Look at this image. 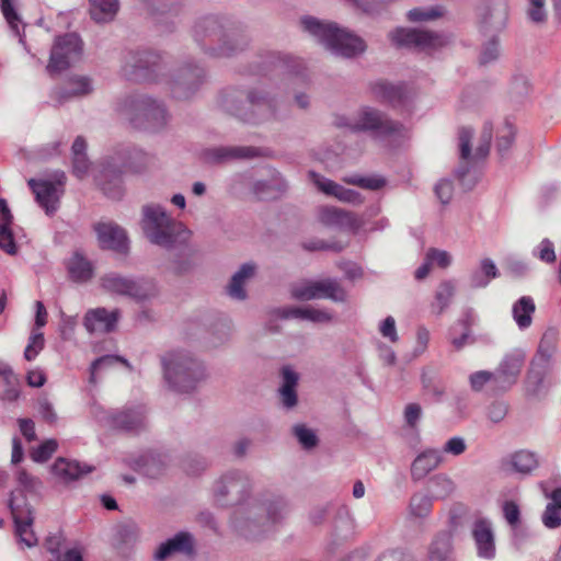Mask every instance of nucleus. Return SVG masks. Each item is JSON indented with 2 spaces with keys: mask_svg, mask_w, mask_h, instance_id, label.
Returning a JSON list of instances; mask_svg holds the SVG:
<instances>
[{
  "mask_svg": "<svg viewBox=\"0 0 561 561\" xmlns=\"http://www.w3.org/2000/svg\"><path fill=\"white\" fill-rule=\"evenodd\" d=\"M251 490L252 480L248 473L229 470L214 483L213 495L220 506H240L233 513L232 525L244 538L256 540L284 517L288 504L283 497H278L268 504L252 500L244 505Z\"/></svg>",
  "mask_w": 561,
  "mask_h": 561,
  "instance_id": "nucleus-1",
  "label": "nucleus"
},
{
  "mask_svg": "<svg viewBox=\"0 0 561 561\" xmlns=\"http://www.w3.org/2000/svg\"><path fill=\"white\" fill-rule=\"evenodd\" d=\"M193 37L205 54L215 58L232 57L249 44L242 30L217 15L199 19L194 26Z\"/></svg>",
  "mask_w": 561,
  "mask_h": 561,
  "instance_id": "nucleus-2",
  "label": "nucleus"
},
{
  "mask_svg": "<svg viewBox=\"0 0 561 561\" xmlns=\"http://www.w3.org/2000/svg\"><path fill=\"white\" fill-rule=\"evenodd\" d=\"M219 104L226 112L248 124H261L282 117L279 102L261 89L250 90L245 100H241L238 90H226L220 94Z\"/></svg>",
  "mask_w": 561,
  "mask_h": 561,
  "instance_id": "nucleus-3",
  "label": "nucleus"
},
{
  "mask_svg": "<svg viewBox=\"0 0 561 561\" xmlns=\"http://www.w3.org/2000/svg\"><path fill=\"white\" fill-rule=\"evenodd\" d=\"M140 226L150 243L167 250L181 247L191 238V231L183 222L154 203L142 206Z\"/></svg>",
  "mask_w": 561,
  "mask_h": 561,
  "instance_id": "nucleus-4",
  "label": "nucleus"
},
{
  "mask_svg": "<svg viewBox=\"0 0 561 561\" xmlns=\"http://www.w3.org/2000/svg\"><path fill=\"white\" fill-rule=\"evenodd\" d=\"M16 481L20 489L11 493L9 507L14 522V533L20 545L26 548H33L38 539L33 530L34 512L27 503L24 492L36 494L43 488V482L37 477L20 469L16 472Z\"/></svg>",
  "mask_w": 561,
  "mask_h": 561,
  "instance_id": "nucleus-5",
  "label": "nucleus"
},
{
  "mask_svg": "<svg viewBox=\"0 0 561 561\" xmlns=\"http://www.w3.org/2000/svg\"><path fill=\"white\" fill-rule=\"evenodd\" d=\"M116 111L133 128L148 133L162 130L169 122L164 104L146 94L124 98L117 103Z\"/></svg>",
  "mask_w": 561,
  "mask_h": 561,
  "instance_id": "nucleus-6",
  "label": "nucleus"
},
{
  "mask_svg": "<svg viewBox=\"0 0 561 561\" xmlns=\"http://www.w3.org/2000/svg\"><path fill=\"white\" fill-rule=\"evenodd\" d=\"M300 22L305 32L336 56L352 58L366 49L362 37L337 26L336 23L321 21L314 16H304Z\"/></svg>",
  "mask_w": 561,
  "mask_h": 561,
  "instance_id": "nucleus-7",
  "label": "nucleus"
},
{
  "mask_svg": "<svg viewBox=\"0 0 561 561\" xmlns=\"http://www.w3.org/2000/svg\"><path fill=\"white\" fill-rule=\"evenodd\" d=\"M164 379L176 392L194 391L207 377L205 366L185 351H173L161 358Z\"/></svg>",
  "mask_w": 561,
  "mask_h": 561,
  "instance_id": "nucleus-8",
  "label": "nucleus"
},
{
  "mask_svg": "<svg viewBox=\"0 0 561 561\" xmlns=\"http://www.w3.org/2000/svg\"><path fill=\"white\" fill-rule=\"evenodd\" d=\"M149 162L150 157L144 150L128 148L104 163L95 178L105 195L118 199L123 195L121 174L126 171L141 172Z\"/></svg>",
  "mask_w": 561,
  "mask_h": 561,
  "instance_id": "nucleus-9",
  "label": "nucleus"
},
{
  "mask_svg": "<svg viewBox=\"0 0 561 561\" xmlns=\"http://www.w3.org/2000/svg\"><path fill=\"white\" fill-rule=\"evenodd\" d=\"M335 125L352 131L369 133L380 140L402 136L404 129L401 124L388 119L380 111L370 106L360 107L352 117H336Z\"/></svg>",
  "mask_w": 561,
  "mask_h": 561,
  "instance_id": "nucleus-10",
  "label": "nucleus"
},
{
  "mask_svg": "<svg viewBox=\"0 0 561 561\" xmlns=\"http://www.w3.org/2000/svg\"><path fill=\"white\" fill-rule=\"evenodd\" d=\"M492 125L485 124L481 136H480V144L476 149L474 154L471 153V138H472V129L468 127H462L459 130L458 134V141H459V152H460V160L461 164L459 168L455 171L456 178L460 181V183L466 188H471L474 184L476 176L470 179L467 182V178L470 176L471 170L473 173H476L474 170V163L478 160L484 159L490 151V144L492 139Z\"/></svg>",
  "mask_w": 561,
  "mask_h": 561,
  "instance_id": "nucleus-11",
  "label": "nucleus"
},
{
  "mask_svg": "<svg viewBox=\"0 0 561 561\" xmlns=\"http://www.w3.org/2000/svg\"><path fill=\"white\" fill-rule=\"evenodd\" d=\"M102 288L117 296L128 297L136 302H144L158 295V288L152 279L144 277H128L111 272L100 279Z\"/></svg>",
  "mask_w": 561,
  "mask_h": 561,
  "instance_id": "nucleus-12",
  "label": "nucleus"
},
{
  "mask_svg": "<svg viewBox=\"0 0 561 561\" xmlns=\"http://www.w3.org/2000/svg\"><path fill=\"white\" fill-rule=\"evenodd\" d=\"M161 56L151 50H128L123 55L122 72L133 81L159 82L162 75Z\"/></svg>",
  "mask_w": 561,
  "mask_h": 561,
  "instance_id": "nucleus-13",
  "label": "nucleus"
},
{
  "mask_svg": "<svg viewBox=\"0 0 561 561\" xmlns=\"http://www.w3.org/2000/svg\"><path fill=\"white\" fill-rule=\"evenodd\" d=\"M391 42L398 47L414 48L431 54L449 43V37L422 30L398 27L389 34Z\"/></svg>",
  "mask_w": 561,
  "mask_h": 561,
  "instance_id": "nucleus-14",
  "label": "nucleus"
},
{
  "mask_svg": "<svg viewBox=\"0 0 561 561\" xmlns=\"http://www.w3.org/2000/svg\"><path fill=\"white\" fill-rule=\"evenodd\" d=\"M66 174L64 171H55L51 179H30L27 184L35 194L36 202L48 216L54 215L59 207V199L64 195Z\"/></svg>",
  "mask_w": 561,
  "mask_h": 561,
  "instance_id": "nucleus-15",
  "label": "nucleus"
},
{
  "mask_svg": "<svg viewBox=\"0 0 561 561\" xmlns=\"http://www.w3.org/2000/svg\"><path fill=\"white\" fill-rule=\"evenodd\" d=\"M291 296L297 300L327 298L336 302L346 300V291L332 278L321 280H301L293 285Z\"/></svg>",
  "mask_w": 561,
  "mask_h": 561,
  "instance_id": "nucleus-16",
  "label": "nucleus"
},
{
  "mask_svg": "<svg viewBox=\"0 0 561 561\" xmlns=\"http://www.w3.org/2000/svg\"><path fill=\"white\" fill-rule=\"evenodd\" d=\"M82 54V41L75 33H68L56 38L50 50L47 71L50 75L59 73L80 59Z\"/></svg>",
  "mask_w": 561,
  "mask_h": 561,
  "instance_id": "nucleus-17",
  "label": "nucleus"
},
{
  "mask_svg": "<svg viewBox=\"0 0 561 561\" xmlns=\"http://www.w3.org/2000/svg\"><path fill=\"white\" fill-rule=\"evenodd\" d=\"M205 70L197 65H187L179 70L170 81L171 91L176 99H187L193 95L205 80Z\"/></svg>",
  "mask_w": 561,
  "mask_h": 561,
  "instance_id": "nucleus-18",
  "label": "nucleus"
},
{
  "mask_svg": "<svg viewBox=\"0 0 561 561\" xmlns=\"http://www.w3.org/2000/svg\"><path fill=\"white\" fill-rule=\"evenodd\" d=\"M318 219L324 226L344 229L354 234L358 233L365 225L363 217L333 206L320 207Z\"/></svg>",
  "mask_w": 561,
  "mask_h": 561,
  "instance_id": "nucleus-19",
  "label": "nucleus"
},
{
  "mask_svg": "<svg viewBox=\"0 0 561 561\" xmlns=\"http://www.w3.org/2000/svg\"><path fill=\"white\" fill-rule=\"evenodd\" d=\"M260 156H262V150L251 146H218L207 148L202 152L203 160L209 164H222Z\"/></svg>",
  "mask_w": 561,
  "mask_h": 561,
  "instance_id": "nucleus-20",
  "label": "nucleus"
},
{
  "mask_svg": "<svg viewBox=\"0 0 561 561\" xmlns=\"http://www.w3.org/2000/svg\"><path fill=\"white\" fill-rule=\"evenodd\" d=\"M525 359L526 354L520 348L513 350L504 356L495 371L497 389L506 391L516 383Z\"/></svg>",
  "mask_w": 561,
  "mask_h": 561,
  "instance_id": "nucleus-21",
  "label": "nucleus"
},
{
  "mask_svg": "<svg viewBox=\"0 0 561 561\" xmlns=\"http://www.w3.org/2000/svg\"><path fill=\"white\" fill-rule=\"evenodd\" d=\"M477 554L481 559L492 560L495 557V538L492 523L486 518L474 520L471 527Z\"/></svg>",
  "mask_w": 561,
  "mask_h": 561,
  "instance_id": "nucleus-22",
  "label": "nucleus"
},
{
  "mask_svg": "<svg viewBox=\"0 0 561 561\" xmlns=\"http://www.w3.org/2000/svg\"><path fill=\"white\" fill-rule=\"evenodd\" d=\"M99 244L102 249L113 250L119 253L128 251V238L126 231L114 222H99L94 226Z\"/></svg>",
  "mask_w": 561,
  "mask_h": 561,
  "instance_id": "nucleus-23",
  "label": "nucleus"
},
{
  "mask_svg": "<svg viewBox=\"0 0 561 561\" xmlns=\"http://www.w3.org/2000/svg\"><path fill=\"white\" fill-rule=\"evenodd\" d=\"M121 312L118 309L108 311L100 307L89 310L83 320V325L89 333H110L117 325Z\"/></svg>",
  "mask_w": 561,
  "mask_h": 561,
  "instance_id": "nucleus-24",
  "label": "nucleus"
},
{
  "mask_svg": "<svg viewBox=\"0 0 561 561\" xmlns=\"http://www.w3.org/2000/svg\"><path fill=\"white\" fill-rule=\"evenodd\" d=\"M103 420L113 428L136 432L145 426V408L137 405L135 409L110 412Z\"/></svg>",
  "mask_w": 561,
  "mask_h": 561,
  "instance_id": "nucleus-25",
  "label": "nucleus"
},
{
  "mask_svg": "<svg viewBox=\"0 0 561 561\" xmlns=\"http://www.w3.org/2000/svg\"><path fill=\"white\" fill-rule=\"evenodd\" d=\"M539 466L538 455L528 449L516 450L502 460V467L508 472L526 477Z\"/></svg>",
  "mask_w": 561,
  "mask_h": 561,
  "instance_id": "nucleus-26",
  "label": "nucleus"
},
{
  "mask_svg": "<svg viewBox=\"0 0 561 561\" xmlns=\"http://www.w3.org/2000/svg\"><path fill=\"white\" fill-rule=\"evenodd\" d=\"M444 461L442 451L427 448L420 453L411 463V478L413 481L423 480L428 473L437 469Z\"/></svg>",
  "mask_w": 561,
  "mask_h": 561,
  "instance_id": "nucleus-27",
  "label": "nucleus"
},
{
  "mask_svg": "<svg viewBox=\"0 0 561 561\" xmlns=\"http://www.w3.org/2000/svg\"><path fill=\"white\" fill-rule=\"evenodd\" d=\"M93 466L80 463L77 460L67 458H58L51 466L53 474L64 483H69L80 479L81 477L92 472Z\"/></svg>",
  "mask_w": 561,
  "mask_h": 561,
  "instance_id": "nucleus-28",
  "label": "nucleus"
},
{
  "mask_svg": "<svg viewBox=\"0 0 561 561\" xmlns=\"http://www.w3.org/2000/svg\"><path fill=\"white\" fill-rule=\"evenodd\" d=\"M277 313L282 319H299L313 323H329L333 319V314L329 310L311 306L285 307L278 309Z\"/></svg>",
  "mask_w": 561,
  "mask_h": 561,
  "instance_id": "nucleus-29",
  "label": "nucleus"
},
{
  "mask_svg": "<svg viewBox=\"0 0 561 561\" xmlns=\"http://www.w3.org/2000/svg\"><path fill=\"white\" fill-rule=\"evenodd\" d=\"M93 91L92 80L87 76H72L66 85L54 91V98L61 104L71 98H81Z\"/></svg>",
  "mask_w": 561,
  "mask_h": 561,
  "instance_id": "nucleus-30",
  "label": "nucleus"
},
{
  "mask_svg": "<svg viewBox=\"0 0 561 561\" xmlns=\"http://www.w3.org/2000/svg\"><path fill=\"white\" fill-rule=\"evenodd\" d=\"M282 386L278 390L280 403L286 409H291L297 405V385L299 380L298 374L290 367L284 366L282 368Z\"/></svg>",
  "mask_w": 561,
  "mask_h": 561,
  "instance_id": "nucleus-31",
  "label": "nucleus"
},
{
  "mask_svg": "<svg viewBox=\"0 0 561 561\" xmlns=\"http://www.w3.org/2000/svg\"><path fill=\"white\" fill-rule=\"evenodd\" d=\"M193 549L192 535L185 531L178 533L174 537L162 542L154 553L158 561H162L175 552L190 553Z\"/></svg>",
  "mask_w": 561,
  "mask_h": 561,
  "instance_id": "nucleus-32",
  "label": "nucleus"
},
{
  "mask_svg": "<svg viewBox=\"0 0 561 561\" xmlns=\"http://www.w3.org/2000/svg\"><path fill=\"white\" fill-rule=\"evenodd\" d=\"M499 275L495 263L489 257L482 259L469 275V286L473 289L484 288Z\"/></svg>",
  "mask_w": 561,
  "mask_h": 561,
  "instance_id": "nucleus-33",
  "label": "nucleus"
},
{
  "mask_svg": "<svg viewBox=\"0 0 561 561\" xmlns=\"http://www.w3.org/2000/svg\"><path fill=\"white\" fill-rule=\"evenodd\" d=\"M454 554L453 534L438 533L428 547L430 561H450Z\"/></svg>",
  "mask_w": 561,
  "mask_h": 561,
  "instance_id": "nucleus-34",
  "label": "nucleus"
},
{
  "mask_svg": "<svg viewBox=\"0 0 561 561\" xmlns=\"http://www.w3.org/2000/svg\"><path fill=\"white\" fill-rule=\"evenodd\" d=\"M536 305L530 296H523L512 307V317L520 331L527 330L533 323Z\"/></svg>",
  "mask_w": 561,
  "mask_h": 561,
  "instance_id": "nucleus-35",
  "label": "nucleus"
},
{
  "mask_svg": "<svg viewBox=\"0 0 561 561\" xmlns=\"http://www.w3.org/2000/svg\"><path fill=\"white\" fill-rule=\"evenodd\" d=\"M255 264L248 262L240 266V268L232 275L230 284L228 285V295L237 300H243L247 297L244 289L245 282L251 278L255 273Z\"/></svg>",
  "mask_w": 561,
  "mask_h": 561,
  "instance_id": "nucleus-36",
  "label": "nucleus"
},
{
  "mask_svg": "<svg viewBox=\"0 0 561 561\" xmlns=\"http://www.w3.org/2000/svg\"><path fill=\"white\" fill-rule=\"evenodd\" d=\"M433 497L426 492L419 491L411 495L408 504V517L410 519H425L433 507Z\"/></svg>",
  "mask_w": 561,
  "mask_h": 561,
  "instance_id": "nucleus-37",
  "label": "nucleus"
},
{
  "mask_svg": "<svg viewBox=\"0 0 561 561\" xmlns=\"http://www.w3.org/2000/svg\"><path fill=\"white\" fill-rule=\"evenodd\" d=\"M68 273L75 282L84 283L93 276V265L82 254L76 252L68 262Z\"/></svg>",
  "mask_w": 561,
  "mask_h": 561,
  "instance_id": "nucleus-38",
  "label": "nucleus"
},
{
  "mask_svg": "<svg viewBox=\"0 0 561 561\" xmlns=\"http://www.w3.org/2000/svg\"><path fill=\"white\" fill-rule=\"evenodd\" d=\"M508 19V4L506 0H496L492 8L482 15V23L493 30H502Z\"/></svg>",
  "mask_w": 561,
  "mask_h": 561,
  "instance_id": "nucleus-39",
  "label": "nucleus"
},
{
  "mask_svg": "<svg viewBox=\"0 0 561 561\" xmlns=\"http://www.w3.org/2000/svg\"><path fill=\"white\" fill-rule=\"evenodd\" d=\"M91 18L98 23L112 21L119 8L118 0H89Z\"/></svg>",
  "mask_w": 561,
  "mask_h": 561,
  "instance_id": "nucleus-40",
  "label": "nucleus"
},
{
  "mask_svg": "<svg viewBox=\"0 0 561 561\" xmlns=\"http://www.w3.org/2000/svg\"><path fill=\"white\" fill-rule=\"evenodd\" d=\"M455 293V282L451 279L443 280L435 291L434 301L431 305L432 312L435 314H442L450 305Z\"/></svg>",
  "mask_w": 561,
  "mask_h": 561,
  "instance_id": "nucleus-41",
  "label": "nucleus"
},
{
  "mask_svg": "<svg viewBox=\"0 0 561 561\" xmlns=\"http://www.w3.org/2000/svg\"><path fill=\"white\" fill-rule=\"evenodd\" d=\"M167 467V457L158 453H149L137 462V469L149 478H157Z\"/></svg>",
  "mask_w": 561,
  "mask_h": 561,
  "instance_id": "nucleus-42",
  "label": "nucleus"
},
{
  "mask_svg": "<svg viewBox=\"0 0 561 561\" xmlns=\"http://www.w3.org/2000/svg\"><path fill=\"white\" fill-rule=\"evenodd\" d=\"M550 367L542 364L530 363L529 370L526 377V389L531 394H539L545 388V379L549 373Z\"/></svg>",
  "mask_w": 561,
  "mask_h": 561,
  "instance_id": "nucleus-43",
  "label": "nucleus"
},
{
  "mask_svg": "<svg viewBox=\"0 0 561 561\" xmlns=\"http://www.w3.org/2000/svg\"><path fill=\"white\" fill-rule=\"evenodd\" d=\"M174 250H179V253L171 262V271L176 275L188 273L194 265L195 250L188 244V241Z\"/></svg>",
  "mask_w": 561,
  "mask_h": 561,
  "instance_id": "nucleus-44",
  "label": "nucleus"
},
{
  "mask_svg": "<svg viewBox=\"0 0 561 561\" xmlns=\"http://www.w3.org/2000/svg\"><path fill=\"white\" fill-rule=\"evenodd\" d=\"M422 390L424 398L431 402H439L445 392L437 376L433 371L426 370L422 374Z\"/></svg>",
  "mask_w": 561,
  "mask_h": 561,
  "instance_id": "nucleus-45",
  "label": "nucleus"
},
{
  "mask_svg": "<svg viewBox=\"0 0 561 561\" xmlns=\"http://www.w3.org/2000/svg\"><path fill=\"white\" fill-rule=\"evenodd\" d=\"M310 181L317 186V188L324 193L325 195L333 196L337 198L340 202L342 201L346 187L341 184L327 179L314 171L309 172Z\"/></svg>",
  "mask_w": 561,
  "mask_h": 561,
  "instance_id": "nucleus-46",
  "label": "nucleus"
},
{
  "mask_svg": "<svg viewBox=\"0 0 561 561\" xmlns=\"http://www.w3.org/2000/svg\"><path fill=\"white\" fill-rule=\"evenodd\" d=\"M310 181L317 186V188L324 193L325 195L333 196L337 198L340 202L342 201L346 187L341 184L327 179L314 171L309 172Z\"/></svg>",
  "mask_w": 561,
  "mask_h": 561,
  "instance_id": "nucleus-47",
  "label": "nucleus"
},
{
  "mask_svg": "<svg viewBox=\"0 0 561 561\" xmlns=\"http://www.w3.org/2000/svg\"><path fill=\"white\" fill-rule=\"evenodd\" d=\"M310 181L317 186V188L324 193L325 195L333 196L337 198L340 202L342 201L346 187L341 184L327 179L314 171L309 172Z\"/></svg>",
  "mask_w": 561,
  "mask_h": 561,
  "instance_id": "nucleus-48",
  "label": "nucleus"
},
{
  "mask_svg": "<svg viewBox=\"0 0 561 561\" xmlns=\"http://www.w3.org/2000/svg\"><path fill=\"white\" fill-rule=\"evenodd\" d=\"M342 180H343V182H345L347 184L356 185V186H359L360 188L369 190V191H379V190L383 188L387 184L386 178H383L382 175H378V174H371V175L352 174V175L344 176Z\"/></svg>",
  "mask_w": 561,
  "mask_h": 561,
  "instance_id": "nucleus-49",
  "label": "nucleus"
},
{
  "mask_svg": "<svg viewBox=\"0 0 561 561\" xmlns=\"http://www.w3.org/2000/svg\"><path fill=\"white\" fill-rule=\"evenodd\" d=\"M430 484L434 500H445L456 490L455 482L445 473H438L432 477Z\"/></svg>",
  "mask_w": 561,
  "mask_h": 561,
  "instance_id": "nucleus-50",
  "label": "nucleus"
},
{
  "mask_svg": "<svg viewBox=\"0 0 561 561\" xmlns=\"http://www.w3.org/2000/svg\"><path fill=\"white\" fill-rule=\"evenodd\" d=\"M374 93L391 103L398 105L404 100V88L402 85H394L388 82H377L374 85Z\"/></svg>",
  "mask_w": 561,
  "mask_h": 561,
  "instance_id": "nucleus-51",
  "label": "nucleus"
},
{
  "mask_svg": "<svg viewBox=\"0 0 561 561\" xmlns=\"http://www.w3.org/2000/svg\"><path fill=\"white\" fill-rule=\"evenodd\" d=\"M445 9L442 5L420 7L410 10L407 18L413 23L431 22L442 18Z\"/></svg>",
  "mask_w": 561,
  "mask_h": 561,
  "instance_id": "nucleus-52",
  "label": "nucleus"
},
{
  "mask_svg": "<svg viewBox=\"0 0 561 561\" xmlns=\"http://www.w3.org/2000/svg\"><path fill=\"white\" fill-rule=\"evenodd\" d=\"M556 352V342L552 334L545 333L539 346L536 356L533 362L536 364H542L550 367V362Z\"/></svg>",
  "mask_w": 561,
  "mask_h": 561,
  "instance_id": "nucleus-53",
  "label": "nucleus"
},
{
  "mask_svg": "<svg viewBox=\"0 0 561 561\" xmlns=\"http://www.w3.org/2000/svg\"><path fill=\"white\" fill-rule=\"evenodd\" d=\"M1 12L9 24L10 28L20 37L22 42V34L20 32V25L22 24L21 18L15 10L13 0H0Z\"/></svg>",
  "mask_w": 561,
  "mask_h": 561,
  "instance_id": "nucleus-54",
  "label": "nucleus"
},
{
  "mask_svg": "<svg viewBox=\"0 0 561 561\" xmlns=\"http://www.w3.org/2000/svg\"><path fill=\"white\" fill-rule=\"evenodd\" d=\"M515 127L510 122H506L504 126L499 130L496 149L497 152L503 157L512 147L515 138Z\"/></svg>",
  "mask_w": 561,
  "mask_h": 561,
  "instance_id": "nucleus-55",
  "label": "nucleus"
},
{
  "mask_svg": "<svg viewBox=\"0 0 561 561\" xmlns=\"http://www.w3.org/2000/svg\"><path fill=\"white\" fill-rule=\"evenodd\" d=\"M293 432L304 449H312L318 445V437L311 428L304 424H297L293 427Z\"/></svg>",
  "mask_w": 561,
  "mask_h": 561,
  "instance_id": "nucleus-56",
  "label": "nucleus"
},
{
  "mask_svg": "<svg viewBox=\"0 0 561 561\" xmlns=\"http://www.w3.org/2000/svg\"><path fill=\"white\" fill-rule=\"evenodd\" d=\"M58 443L56 439H46L39 446L31 451V458L35 462H45L57 450Z\"/></svg>",
  "mask_w": 561,
  "mask_h": 561,
  "instance_id": "nucleus-57",
  "label": "nucleus"
},
{
  "mask_svg": "<svg viewBox=\"0 0 561 561\" xmlns=\"http://www.w3.org/2000/svg\"><path fill=\"white\" fill-rule=\"evenodd\" d=\"M45 339L41 331L33 330L24 351V358L28 362L35 359L38 353L44 348Z\"/></svg>",
  "mask_w": 561,
  "mask_h": 561,
  "instance_id": "nucleus-58",
  "label": "nucleus"
},
{
  "mask_svg": "<svg viewBox=\"0 0 561 561\" xmlns=\"http://www.w3.org/2000/svg\"><path fill=\"white\" fill-rule=\"evenodd\" d=\"M533 255L539 259L541 262L552 264L556 262V252L553 242L545 238L533 250Z\"/></svg>",
  "mask_w": 561,
  "mask_h": 561,
  "instance_id": "nucleus-59",
  "label": "nucleus"
},
{
  "mask_svg": "<svg viewBox=\"0 0 561 561\" xmlns=\"http://www.w3.org/2000/svg\"><path fill=\"white\" fill-rule=\"evenodd\" d=\"M469 382L473 391H481L483 387L490 382L496 387V374L488 370H479L469 376Z\"/></svg>",
  "mask_w": 561,
  "mask_h": 561,
  "instance_id": "nucleus-60",
  "label": "nucleus"
},
{
  "mask_svg": "<svg viewBox=\"0 0 561 561\" xmlns=\"http://www.w3.org/2000/svg\"><path fill=\"white\" fill-rule=\"evenodd\" d=\"M123 363L125 365H128L127 360L119 357V356H115V355H105V356H102L100 358H96L92 364H91V367H90V378H89V381L91 383H95L96 382V378H95V375H96V371L100 370L101 368L103 367H110L116 363Z\"/></svg>",
  "mask_w": 561,
  "mask_h": 561,
  "instance_id": "nucleus-61",
  "label": "nucleus"
},
{
  "mask_svg": "<svg viewBox=\"0 0 561 561\" xmlns=\"http://www.w3.org/2000/svg\"><path fill=\"white\" fill-rule=\"evenodd\" d=\"M500 56V45L497 37L493 36L485 42L480 53V64L486 65L496 60Z\"/></svg>",
  "mask_w": 561,
  "mask_h": 561,
  "instance_id": "nucleus-62",
  "label": "nucleus"
},
{
  "mask_svg": "<svg viewBox=\"0 0 561 561\" xmlns=\"http://www.w3.org/2000/svg\"><path fill=\"white\" fill-rule=\"evenodd\" d=\"M527 16L534 23H545L547 20L546 0H528Z\"/></svg>",
  "mask_w": 561,
  "mask_h": 561,
  "instance_id": "nucleus-63",
  "label": "nucleus"
},
{
  "mask_svg": "<svg viewBox=\"0 0 561 561\" xmlns=\"http://www.w3.org/2000/svg\"><path fill=\"white\" fill-rule=\"evenodd\" d=\"M542 524L549 528L554 529L561 526V508L556 504H547L545 512L541 516Z\"/></svg>",
  "mask_w": 561,
  "mask_h": 561,
  "instance_id": "nucleus-64",
  "label": "nucleus"
}]
</instances>
